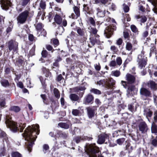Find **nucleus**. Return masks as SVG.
Wrapping results in <instances>:
<instances>
[{
	"label": "nucleus",
	"mask_w": 157,
	"mask_h": 157,
	"mask_svg": "<svg viewBox=\"0 0 157 157\" xmlns=\"http://www.w3.org/2000/svg\"><path fill=\"white\" fill-rule=\"evenodd\" d=\"M40 132L39 125L33 124L32 126H29L23 134L25 140L28 142L27 147L29 152L31 151L33 146L34 144V141L37 138V135H39Z\"/></svg>",
	"instance_id": "1"
},
{
	"label": "nucleus",
	"mask_w": 157,
	"mask_h": 157,
	"mask_svg": "<svg viewBox=\"0 0 157 157\" xmlns=\"http://www.w3.org/2000/svg\"><path fill=\"white\" fill-rule=\"evenodd\" d=\"M136 123L138 125L139 130L142 133H147L149 130L147 123L140 116H138L136 119Z\"/></svg>",
	"instance_id": "2"
},
{
	"label": "nucleus",
	"mask_w": 157,
	"mask_h": 157,
	"mask_svg": "<svg viewBox=\"0 0 157 157\" xmlns=\"http://www.w3.org/2000/svg\"><path fill=\"white\" fill-rule=\"evenodd\" d=\"M145 53V52L143 49L140 54L138 55L137 59L138 67L141 69L144 68L147 64V59L144 56Z\"/></svg>",
	"instance_id": "3"
},
{
	"label": "nucleus",
	"mask_w": 157,
	"mask_h": 157,
	"mask_svg": "<svg viewBox=\"0 0 157 157\" xmlns=\"http://www.w3.org/2000/svg\"><path fill=\"white\" fill-rule=\"evenodd\" d=\"M97 84L107 89H113V87H115L114 85L115 84V81L113 78L103 79L98 81Z\"/></svg>",
	"instance_id": "4"
},
{
	"label": "nucleus",
	"mask_w": 157,
	"mask_h": 157,
	"mask_svg": "<svg viewBox=\"0 0 157 157\" xmlns=\"http://www.w3.org/2000/svg\"><path fill=\"white\" fill-rule=\"evenodd\" d=\"M30 9L25 10L19 14L17 18V24H23L26 21L29 14Z\"/></svg>",
	"instance_id": "5"
},
{
	"label": "nucleus",
	"mask_w": 157,
	"mask_h": 157,
	"mask_svg": "<svg viewBox=\"0 0 157 157\" xmlns=\"http://www.w3.org/2000/svg\"><path fill=\"white\" fill-rule=\"evenodd\" d=\"M112 22L115 24H111L107 26L104 31V34L108 38H109L114 31L116 30L117 29L116 25L117 23L114 19H112Z\"/></svg>",
	"instance_id": "6"
},
{
	"label": "nucleus",
	"mask_w": 157,
	"mask_h": 157,
	"mask_svg": "<svg viewBox=\"0 0 157 157\" xmlns=\"http://www.w3.org/2000/svg\"><path fill=\"white\" fill-rule=\"evenodd\" d=\"M7 52H10L12 51L13 52H17L18 50V43L13 40H11L6 43Z\"/></svg>",
	"instance_id": "7"
},
{
	"label": "nucleus",
	"mask_w": 157,
	"mask_h": 157,
	"mask_svg": "<svg viewBox=\"0 0 157 157\" xmlns=\"http://www.w3.org/2000/svg\"><path fill=\"white\" fill-rule=\"evenodd\" d=\"M87 151L89 154V157H92L93 156H96L100 151L99 147L96 146L95 144L89 145L88 147Z\"/></svg>",
	"instance_id": "8"
},
{
	"label": "nucleus",
	"mask_w": 157,
	"mask_h": 157,
	"mask_svg": "<svg viewBox=\"0 0 157 157\" xmlns=\"http://www.w3.org/2000/svg\"><path fill=\"white\" fill-rule=\"evenodd\" d=\"M126 78L127 81H121L122 85L124 87H127V85H132L135 83L136 79L134 75L128 73L126 75Z\"/></svg>",
	"instance_id": "9"
},
{
	"label": "nucleus",
	"mask_w": 157,
	"mask_h": 157,
	"mask_svg": "<svg viewBox=\"0 0 157 157\" xmlns=\"http://www.w3.org/2000/svg\"><path fill=\"white\" fill-rule=\"evenodd\" d=\"M127 86L124 88L127 89L126 95L128 97H132L137 94L138 89L135 85H128Z\"/></svg>",
	"instance_id": "10"
},
{
	"label": "nucleus",
	"mask_w": 157,
	"mask_h": 157,
	"mask_svg": "<svg viewBox=\"0 0 157 157\" xmlns=\"http://www.w3.org/2000/svg\"><path fill=\"white\" fill-rule=\"evenodd\" d=\"M27 63V60L21 56H19L16 59L15 65L20 69H24L25 65H26Z\"/></svg>",
	"instance_id": "11"
},
{
	"label": "nucleus",
	"mask_w": 157,
	"mask_h": 157,
	"mask_svg": "<svg viewBox=\"0 0 157 157\" xmlns=\"http://www.w3.org/2000/svg\"><path fill=\"white\" fill-rule=\"evenodd\" d=\"M86 110L89 117L92 118L94 116L95 113H96L97 106H94L88 107L86 108Z\"/></svg>",
	"instance_id": "12"
},
{
	"label": "nucleus",
	"mask_w": 157,
	"mask_h": 157,
	"mask_svg": "<svg viewBox=\"0 0 157 157\" xmlns=\"http://www.w3.org/2000/svg\"><path fill=\"white\" fill-rule=\"evenodd\" d=\"M109 134L103 133L99 134L98 136V139L97 141V143L99 144H103L106 139H109Z\"/></svg>",
	"instance_id": "13"
},
{
	"label": "nucleus",
	"mask_w": 157,
	"mask_h": 157,
	"mask_svg": "<svg viewBox=\"0 0 157 157\" xmlns=\"http://www.w3.org/2000/svg\"><path fill=\"white\" fill-rule=\"evenodd\" d=\"M94 96L89 94L86 95L84 97L83 102V103L86 105H91L94 103Z\"/></svg>",
	"instance_id": "14"
},
{
	"label": "nucleus",
	"mask_w": 157,
	"mask_h": 157,
	"mask_svg": "<svg viewBox=\"0 0 157 157\" xmlns=\"http://www.w3.org/2000/svg\"><path fill=\"white\" fill-rule=\"evenodd\" d=\"M140 94L142 97H145L146 98L150 97L151 96V92L149 90L144 87L140 88Z\"/></svg>",
	"instance_id": "15"
},
{
	"label": "nucleus",
	"mask_w": 157,
	"mask_h": 157,
	"mask_svg": "<svg viewBox=\"0 0 157 157\" xmlns=\"http://www.w3.org/2000/svg\"><path fill=\"white\" fill-rule=\"evenodd\" d=\"M2 9L5 10H7L11 6L12 3L9 0H1L0 1Z\"/></svg>",
	"instance_id": "16"
},
{
	"label": "nucleus",
	"mask_w": 157,
	"mask_h": 157,
	"mask_svg": "<svg viewBox=\"0 0 157 157\" xmlns=\"http://www.w3.org/2000/svg\"><path fill=\"white\" fill-rule=\"evenodd\" d=\"M86 89V88L84 86H80L74 88L75 92H77V94L81 98L83 96L85 92L84 91Z\"/></svg>",
	"instance_id": "17"
},
{
	"label": "nucleus",
	"mask_w": 157,
	"mask_h": 157,
	"mask_svg": "<svg viewBox=\"0 0 157 157\" xmlns=\"http://www.w3.org/2000/svg\"><path fill=\"white\" fill-rule=\"evenodd\" d=\"M83 11L86 17H88L94 13L92 8L89 6L87 4L83 5Z\"/></svg>",
	"instance_id": "18"
},
{
	"label": "nucleus",
	"mask_w": 157,
	"mask_h": 157,
	"mask_svg": "<svg viewBox=\"0 0 157 157\" xmlns=\"http://www.w3.org/2000/svg\"><path fill=\"white\" fill-rule=\"evenodd\" d=\"M147 86L153 91L157 90V83L152 80H150L147 83Z\"/></svg>",
	"instance_id": "19"
},
{
	"label": "nucleus",
	"mask_w": 157,
	"mask_h": 157,
	"mask_svg": "<svg viewBox=\"0 0 157 157\" xmlns=\"http://www.w3.org/2000/svg\"><path fill=\"white\" fill-rule=\"evenodd\" d=\"M129 136L131 137L132 140L136 142L139 141L141 137V135L138 131L132 132L129 134Z\"/></svg>",
	"instance_id": "20"
},
{
	"label": "nucleus",
	"mask_w": 157,
	"mask_h": 157,
	"mask_svg": "<svg viewBox=\"0 0 157 157\" xmlns=\"http://www.w3.org/2000/svg\"><path fill=\"white\" fill-rule=\"evenodd\" d=\"M56 134L57 135V138H61L64 139H67L68 136L67 132L59 130H56Z\"/></svg>",
	"instance_id": "21"
},
{
	"label": "nucleus",
	"mask_w": 157,
	"mask_h": 157,
	"mask_svg": "<svg viewBox=\"0 0 157 157\" xmlns=\"http://www.w3.org/2000/svg\"><path fill=\"white\" fill-rule=\"evenodd\" d=\"M14 69L10 65H6L4 67V76L10 74L11 71L13 72Z\"/></svg>",
	"instance_id": "22"
},
{
	"label": "nucleus",
	"mask_w": 157,
	"mask_h": 157,
	"mask_svg": "<svg viewBox=\"0 0 157 157\" xmlns=\"http://www.w3.org/2000/svg\"><path fill=\"white\" fill-rule=\"evenodd\" d=\"M81 107H78V109H73L72 111V114L75 116H79L81 115V112L83 113V109H81Z\"/></svg>",
	"instance_id": "23"
},
{
	"label": "nucleus",
	"mask_w": 157,
	"mask_h": 157,
	"mask_svg": "<svg viewBox=\"0 0 157 157\" xmlns=\"http://www.w3.org/2000/svg\"><path fill=\"white\" fill-rule=\"evenodd\" d=\"M0 82L1 86L5 88L9 87L11 86V83L9 82L8 80L3 78H2Z\"/></svg>",
	"instance_id": "24"
},
{
	"label": "nucleus",
	"mask_w": 157,
	"mask_h": 157,
	"mask_svg": "<svg viewBox=\"0 0 157 157\" xmlns=\"http://www.w3.org/2000/svg\"><path fill=\"white\" fill-rule=\"evenodd\" d=\"M62 60V59L60 56L57 57V59L55 60V62L53 63L52 66V69L59 68V62Z\"/></svg>",
	"instance_id": "25"
},
{
	"label": "nucleus",
	"mask_w": 157,
	"mask_h": 157,
	"mask_svg": "<svg viewBox=\"0 0 157 157\" xmlns=\"http://www.w3.org/2000/svg\"><path fill=\"white\" fill-rule=\"evenodd\" d=\"M71 123L69 121H68L66 122H60L58 123V125L62 128L65 129H67L69 128L70 124Z\"/></svg>",
	"instance_id": "26"
},
{
	"label": "nucleus",
	"mask_w": 157,
	"mask_h": 157,
	"mask_svg": "<svg viewBox=\"0 0 157 157\" xmlns=\"http://www.w3.org/2000/svg\"><path fill=\"white\" fill-rule=\"evenodd\" d=\"M96 10L97 11V15L98 17H101L105 16L106 13L105 10L103 11L99 7L97 8Z\"/></svg>",
	"instance_id": "27"
},
{
	"label": "nucleus",
	"mask_w": 157,
	"mask_h": 157,
	"mask_svg": "<svg viewBox=\"0 0 157 157\" xmlns=\"http://www.w3.org/2000/svg\"><path fill=\"white\" fill-rule=\"evenodd\" d=\"M42 71L43 73L45 74L46 77H52V73L47 68L44 67H43L42 68Z\"/></svg>",
	"instance_id": "28"
},
{
	"label": "nucleus",
	"mask_w": 157,
	"mask_h": 157,
	"mask_svg": "<svg viewBox=\"0 0 157 157\" xmlns=\"http://www.w3.org/2000/svg\"><path fill=\"white\" fill-rule=\"evenodd\" d=\"M90 40L92 46H94L95 44H100V40L94 37H91Z\"/></svg>",
	"instance_id": "29"
},
{
	"label": "nucleus",
	"mask_w": 157,
	"mask_h": 157,
	"mask_svg": "<svg viewBox=\"0 0 157 157\" xmlns=\"http://www.w3.org/2000/svg\"><path fill=\"white\" fill-rule=\"evenodd\" d=\"M39 78L41 82L43 89L46 90L47 88V84L46 83V80L45 78H44L42 76H40Z\"/></svg>",
	"instance_id": "30"
},
{
	"label": "nucleus",
	"mask_w": 157,
	"mask_h": 157,
	"mask_svg": "<svg viewBox=\"0 0 157 157\" xmlns=\"http://www.w3.org/2000/svg\"><path fill=\"white\" fill-rule=\"evenodd\" d=\"M136 19L141 18L140 21L141 25H142V23H144L147 20V17L145 16H140V15H136L135 16Z\"/></svg>",
	"instance_id": "31"
},
{
	"label": "nucleus",
	"mask_w": 157,
	"mask_h": 157,
	"mask_svg": "<svg viewBox=\"0 0 157 157\" xmlns=\"http://www.w3.org/2000/svg\"><path fill=\"white\" fill-rule=\"evenodd\" d=\"M55 22L58 25H60L62 21V18L59 15L56 14L54 18Z\"/></svg>",
	"instance_id": "32"
},
{
	"label": "nucleus",
	"mask_w": 157,
	"mask_h": 157,
	"mask_svg": "<svg viewBox=\"0 0 157 157\" xmlns=\"http://www.w3.org/2000/svg\"><path fill=\"white\" fill-rule=\"evenodd\" d=\"M144 115H145L147 118L151 117L153 114V112L149 109H144Z\"/></svg>",
	"instance_id": "33"
},
{
	"label": "nucleus",
	"mask_w": 157,
	"mask_h": 157,
	"mask_svg": "<svg viewBox=\"0 0 157 157\" xmlns=\"http://www.w3.org/2000/svg\"><path fill=\"white\" fill-rule=\"evenodd\" d=\"M123 43V40L121 38H119L116 40V44L118 46L119 48L121 50L123 48V47L122 46V44Z\"/></svg>",
	"instance_id": "34"
},
{
	"label": "nucleus",
	"mask_w": 157,
	"mask_h": 157,
	"mask_svg": "<svg viewBox=\"0 0 157 157\" xmlns=\"http://www.w3.org/2000/svg\"><path fill=\"white\" fill-rule=\"evenodd\" d=\"M130 28L132 31L134 33L135 36L138 35L139 31L138 28L134 25H131L130 26Z\"/></svg>",
	"instance_id": "35"
},
{
	"label": "nucleus",
	"mask_w": 157,
	"mask_h": 157,
	"mask_svg": "<svg viewBox=\"0 0 157 157\" xmlns=\"http://www.w3.org/2000/svg\"><path fill=\"white\" fill-rule=\"evenodd\" d=\"M20 110V108L17 106H11L9 109L10 111H13L16 113L18 112Z\"/></svg>",
	"instance_id": "36"
},
{
	"label": "nucleus",
	"mask_w": 157,
	"mask_h": 157,
	"mask_svg": "<svg viewBox=\"0 0 157 157\" xmlns=\"http://www.w3.org/2000/svg\"><path fill=\"white\" fill-rule=\"evenodd\" d=\"M69 97L72 101H76L79 99V97L75 94H70Z\"/></svg>",
	"instance_id": "37"
},
{
	"label": "nucleus",
	"mask_w": 157,
	"mask_h": 157,
	"mask_svg": "<svg viewBox=\"0 0 157 157\" xmlns=\"http://www.w3.org/2000/svg\"><path fill=\"white\" fill-rule=\"evenodd\" d=\"M85 29H81L78 27L77 28V31L78 34L80 36H85Z\"/></svg>",
	"instance_id": "38"
},
{
	"label": "nucleus",
	"mask_w": 157,
	"mask_h": 157,
	"mask_svg": "<svg viewBox=\"0 0 157 157\" xmlns=\"http://www.w3.org/2000/svg\"><path fill=\"white\" fill-rule=\"evenodd\" d=\"M30 0H20L19 2V4L23 7H25L29 3Z\"/></svg>",
	"instance_id": "39"
},
{
	"label": "nucleus",
	"mask_w": 157,
	"mask_h": 157,
	"mask_svg": "<svg viewBox=\"0 0 157 157\" xmlns=\"http://www.w3.org/2000/svg\"><path fill=\"white\" fill-rule=\"evenodd\" d=\"M151 130V132L153 133H157V125L154 122L152 123Z\"/></svg>",
	"instance_id": "40"
},
{
	"label": "nucleus",
	"mask_w": 157,
	"mask_h": 157,
	"mask_svg": "<svg viewBox=\"0 0 157 157\" xmlns=\"http://www.w3.org/2000/svg\"><path fill=\"white\" fill-rule=\"evenodd\" d=\"M11 129L14 132H16L19 128H18L17 125V123H13L10 126Z\"/></svg>",
	"instance_id": "41"
},
{
	"label": "nucleus",
	"mask_w": 157,
	"mask_h": 157,
	"mask_svg": "<svg viewBox=\"0 0 157 157\" xmlns=\"http://www.w3.org/2000/svg\"><path fill=\"white\" fill-rule=\"evenodd\" d=\"M129 33H131L130 31L129 30H125L123 32V36L124 38L125 39H127L128 40H129Z\"/></svg>",
	"instance_id": "42"
},
{
	"label": "nucleus",
	"mask_w": 157,
	"mask_h": 157,
	"mask_svg": "<svg viewBox=\"0 0 157 157\" xmlns=\"http://www.w3.org/2000/svg\"><path fill=\"white\" fill-rule=\"evenodd\" d=\"M90 92L91 93L98 95H100L101 94L100 90L95 88H91L90 90Z\"/></svg>",
	"instance_id": "43"
},
{
	"label": "nucleus",
	"mask_w": 157,
	"mask_h": 157,
	"mask_svg": "<svg viewBox=\"0 0 157 157\" xmlns=\"http://www.w3.org/2000/svg\"><path fill=\"white\" fill-rule=\"evenodd\" d=\"M6 99L4 97H2L0 100V107L1 108H4L6 105Z\"/></svg>",
	"instance_id": "44"
},
{
	"label": "nucleus",
	"mask_w": 157,
	"mask_h": 157,
	"mask_svg": "<svg viewBox=\"0 0 157 157\" xmlns=\"http://www.w3.org/2000/svg\"><path fill=\"white\" fill-rule=\"evenodd\" d=\"M53 91L55 97L58 99L59 98L60 96V94L59 90L55 88L54 89Z\"/></svg>",
	"instance_id": "45"
},
{
	"label": "nucleus",
	"mask_w": 157,
	"mask_h": 157,
	"mask_svg": "<svg viewBox=\"0 0 157 157\" xmlns=\"http://www.w3.org/2000/svg\"><path fill=\"white\" fill-rule=\"evenodd\" d=\"M75 13L77 16H80V11L79 7L74 6L73 8Z\"/></svg>",
	"instance_id": "46"
},
{
	"label": "nucleus",
	"mask_w": 157,
	"mask_h": 157,
	"mask_svg": "<svg viewBox=\"0 0 157 157\" xmlns=\"http://www.w3.org/2000/svg\"><path fill=\"white\" fill-rule=\"evenodd\" d=\"M43 26L41 23H39L36 25L35 26L36 30L39 32H40L42 30Z\"/></svg>",
	"instance_id": "47"
},
{
	"label": "nucleus",
	"mask_w": 157,
	"mask_h": 157,
	"mask_svg": "<svg viewBox=\"0 0 157 157\" xmlns=\"http://www.w3.org/2000/svg\"><path fill=\"white\" fill-rule=\"evenodd\" d=\"M109 0H94L95 3H101L104 5L107 4Z\"/></svg>",
	"instance_id": "48"
},
{
	"label": "nucleus",
	"mask_w": 157,
	"mask_h": 157,
	"mask_svg": "<svg viewBox=\"0 0 157 157\" xmlns=\"http://www.w3.org/2000/svg\"><path fill=\"white\" fill-rule=\"evenodd\" d=\"M126 49L128 51L131 50L132 48V44L129 41L126 42Z\"/></svg>",
	"instance_id": "49"
},
{
	"label": "nucleus",
	"mask_w": 157,
	"mask_h": 157,
	"mask_svg": "<svg viewBox=\"0 0 157 157\" xmlns=\"http://www.w3.org/2000/svg\"><path fill=\"white\" fill-rule=\"evenodd\" d=\"M110 50L114 54H117L119 52L118 48L115 45H112L110 47Z\"/></svg>",
	"instance_id": "50"
},
{
	"label": "nucleus",
	"mask_w": 157,
	"mask_h": 157,
	"mask_svg": "<svg viewBox=\"0 0 157 157\" xmlns=\"http://www.w3.org/2000/svg\"><path fill=\"white\" fill-rule=\"evenodd\" d=\"M133 103H132L128 105V108L129 110L131 111L133 113L136 111V108H134L133 105Z\"/></svg>",
	"instance_id": "51"
},
{
	"label": "nucleus",
	"mask_w": 157,
	"mask_h": 157,
	"mask_svg": "<svg viewBox=\"0 0 157 157\" xmlns=\"http://www.w3.org/2000/svg\"><path fill=\"white\" fill-rule=\"evenodd\" d=\"M12 157H22V155L17 151H13L11 154Z\"/></svg>",
	"instance_id": "52"
},
{
	"label": "nucleus",
	"mask_w": 157,
	"mask_h": 157,
	"mask_svg": "<svg viewBox=\"0 0 157 157\" xmlns=\"http://www.w3.org/2000/svg\"><path fill=\"white\" fill-rule=\"evenodd\" d=\"M46 4L45 2L41 0L40 3V7L43 10H44L46 8Z\"/></svg>",
	"instance_id": "53"
},
{
	"label": "nucleus",
	"mask_w": 157,
	"mask_h": 157,
	"mask_svg": "<svg viewBox=\"0 0 157 157\" xmlns=\"http://www.w3.org/2000/svg\"><path fill=\"white\" fill-rule=\"evenodd\" d=\"M83 140V139L81 136H78L75 137L73 139V140L77 144L79 143L81 141Z\"/></svg>",
	"instance_id": "54"
},
{
	"label": "nucleus",
	"mask_w": 157,
	"mask_h": 157,
	"mask_svg": "<svg viewBox=\"0 0 157 157\" xmlns=\"http://www.w3.org/2000/svg\"><path fill=\"white\" fill-rule=\"evenodd\" d=\"M125 139L124 138H119L116 140V142L119 145H121L125 141Z\"/></svg>",
	"instance_id": "55"
},
{
	"label": "nucleus",
	"mask_w": 157,
	"mask_h": 157,
	"mask_svg": "<svg viewBox=\"0 0 157 157\" xmlns=\"http://www.w3.org/2000/svg\"><path fill=\"white\" fill-rule=\"evenodd\" d=\"M126 107V105L124 103L118 105L117 106V109L118 112H120L121 110V109H124Z\"/></svg>",
	"instance_id": "56"
},
{
	"label": "nucleus",
	"mask_w": 157,
	"mask_h": 157,
	"mask_svg": "<svg viewBox=\"0 0 157 157\" xmlns=\"http://www.w3.org/2000/svg\"><path fill=\"white\" fill-rule=\"evenodd\" d=\"M40 97L43 100V102L46 105L48 104V100L45 94H41L40 95Z\"/></svg>",
	"instance_id": "57"
},
{
	"label": "nucleus",
	"mask_w": 157,
	"mask_h": 157,
	"mask_svg": "<svg viewBox=\"0 0 157 157\" xmlns=\"http://www.w3.org/2000/svg\"><path fill=\"white\" fill-rule=\"evenodd\" d=\"M43 151L44 154L49 149V147L48 144H45L43 146Z\"/></svg>",
	"instance_id": "58"
},
{
	"label": "nucleus",
	"mask_w": 157,
	"mask_h": 157,
	"mask_svg": "<svg viewBox=\"0 0 157 157\" xmlns=\"http://www.w3.org/2000/svg\"><path fill=\"white\" fill-rule=\"evenodd\" d=\"M149 2L153 3L155 6V12L157 13V0H148Z\"/></svg>",
	"instance_id": "59"
},
{
	"label": "nucleus",
	"mask_w": 157,
	"mask_h": 157,
	"mask_svg": "<svg viewBox=\"0 0 157 157\" xmlns=\"http://www.w3.org/2000/svg\"><path fill=\"white\" fill-rule=\"evenodd\" d=\"M53 44L55 47H56L59 44V42L58 40L57 39H53L52 40Z\"/></svg>",
	"instance_id": "60"
},
{
	"label": "nucleus",
	"mask_w": 157,
	"mask_h": 157,
	"mask_svg": "<svg viewBox=\"0 0 157 157\" xmlns=\"http://www.w3.org/2000/svg\"><path fill=\"white\" fill-rule=\"evenodd\" d=\"M53 16V13L52 12H49L48 15L46 17H48V19L49 22H51V20L52 19Z\"/></svg>",
	"instance_id": "61"
},
{
	"label": "nucleus",
	"mask_w": 157,
	"mask_h": 157,
	"mask_svg": "<svg viewBox=\"0 0 157 157\" xmlns=\"http://www.w3.org/2000/svg\"><path fill=\"white\" fill-rule=\"evenodd\" d=\"M105 153L106 154H108V151H104L102 153L101 151L96 156H94L92 157H105L103 155V154Z\"/></svg>",
	"instance_id": "62"
},
{
	"label": "nucleus",
	"mask_w": 157,
	"mask_h": 157,
	"mask_svg": "<svg viewBox=\"0 0 157 157\" xmlns=\"http://www.w3.org/2000/svg\"><path fill=\"white\" fill-rule=\"evenodd\" d=\"M129 116V114L128 113H122L121 118L124 119V121H125L128 119Z\"/></svg>",
	"instance_id": "63"
},
{
	"label": "nucleus",
	"mask_w": 157,
	"mask_h": 157,
	"mask_svg": "<svg viewBox=\"0 0 157 157\" xmlns=\"http://www.w3.org/2000/svg\"><path fill=\"white\" fill-rule=\"evenodd\" d=\"M125 147L126 150L128 151V152L129 153H131L133 150L132 147L130 146V145L128 144H127L126 146Z\"/></svg>",
	"instance_id": "64"
}]
</instances>
